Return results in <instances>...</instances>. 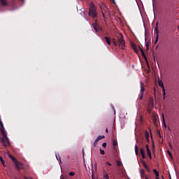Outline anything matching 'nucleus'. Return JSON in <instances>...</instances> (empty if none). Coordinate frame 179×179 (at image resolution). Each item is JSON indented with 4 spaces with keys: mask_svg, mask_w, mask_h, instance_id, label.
<instances>
[{
    "mask_svg": "<svg viewBox=\"0 0 179 179\" xmlns=\"http://www.w3.org/2000/svg\"><path fill=\"white\" fill-rule=\"evenodd\" d=\"M1 125V129L0 131L1 132V135H2V138H1V141L3 145L4 148H6V142L8 143V145H10V141H9V138H8V136L6 134V131H5V127H3V123H2V122H1L0 123Z\"/></svg>",
    "mask_w": 179,
    "mask_h": 179,
    "instance_id": "1",
    "label": "nucleus"
},
{
    "mask_svg": "<svg viewBox=\"0 0 179 179\" xmlns=\"http://www.w3.org/2000/svg\"><path fill=\"white\" fill-rule=\"evenodd\" d=\"M88 16L92 17V19H96V17H97V8L93 3H91L90 5Z\"/></svg>",
    "mask_w": 179,
    "mask_h": 179,
    "instance_id": "2",
    "label": "nucleus"
},
{
    "mask_svg": "<svg viewBox=\"0 0 179 179\" xmlns=\"http://www.w3.org/2000/svg\"><path fill=\"white\" fill-rule=\"evenodd\" d=\"M117 45L121 50H125V39L122 34L117 36Z\"/></svg>",
    "mask_w": 179,
    "mask_h": 179,
    "instance_id": "3",
    "label": "nucleus"
},
{
    "mask_svg": "<svg viewBox=\"0 0 179 179\" xmlns=\"http://www.w3.org/2000/svg\"><path fill=\"white\" fill-rule=\"evenodd\" d=\"M10 157L13 160V162L14 163H15V167H16L17 170H24V166L23 164L17 162V159H16V158H15L12 155H10Z\"/></svg>",
    "mask_w": 179,
    "mask_h": 179,
    "instance_id": "4",
    "label": "nucleus"
},
{
    "mask_svg": "<svg viewBox=\"0 0 179 179\" xmlns=\"http://www.w3.org/2000/svg\"><path fill=\"white\" fill-rule=\"evenodd\" d=\"M100 9L101 10V13L103 19H106V15L108 13V8H107V6H106L104 3H102L100 5Z\"/></svg>",
    "mask_w": 179,
    "mask_h": 179,
    "instance_id": "5",
    "label": "nucleus"
},
{
    "mask_svg": "<svg viewBox=\"0 0 179 179\" xmlns=\"http://www.w3.org/2000/svg\"><path fill=\"white\" fill-rule=\"evenodd\" d=\"M155 34L156 35V40L155 44H157V41H159V22L156 23V27L154 29Z\"/></svg>",
    "mask_w": 179,
    "mask_h": 179,
    "instance_id": "6",
    "label": "nucleus"
},
{
    "mask_svg": "<svg viewBox=\"0 0 179 179\" xmlns=\"http://www.w3.org/2000/svg\"><path fill=\"white\" fill-rule=\"evenodd\" d=\"M92 26H93L94 29L96 31V33H99V30H100V29H101L100 27V25L99 24H97V21H96V20H94V23L92 24Z\"/></svg>",
    "mask_w": 179,
    "mask_h": 179,
    "instance_id": "7",
    "label": "nucleus"
},
{
    "mask_svg": "<svg viewBox=\"0 0 179 179\" xmlns=\"http://www.w3.org/2000/svg\"><path fill=\"white\" fill-rule=\"evenodd\" d=\"M104 138H106L104 136H99L94 142V146L96 148L97 143H99V141H101V139H104Z\"/></svg>",
    "mask_w": 179,
    "mask_h": 179,
    "instance_id": "8",
    "label": "nucleus"
},
{
    "mask_svg": "<svg viewBox=\"0 0 179 179\" xmlns=\"http://www.w3.org/2000/svg\"><path fill=\"white\" fill-rule=\"evenodd\" d=\"M148 107H150V108H153V107H155L153 97L150 98L149 101H148Z\"/></svg>",
    "mask_w": 179,
    "mask_h": 179,
    "instance_id": "9",
    "label": "nucleus"
},
{
    "mask_svg": "<svg viewBox=\"0 0 179 179\" xmlns=\"http://www.w3.org/2000/svg\"><path fill=\"white\" fill-rule=\"evenodd\" d=\"M141 52V55L143 57V58H144V59L146 61V62H148V57H146V55L145 54V51H143V49H142V48H141V46H138Z\"/></svg>",
    "mask_w": 179,
    "mask_h": 179,
    "instance_id": "10",
    "label": "nucleus"
},
{
    "mask_svg": "<svg viewBox=\"0 0 179 179\" xmlns=\"http://www.w3.org/2000/svg\"><path fill=\"white\" fill-rule=\"evenodd\" d=\"M158 85L160 87H162V89H163L164 96H166V90H164V85L163 84V81L159 80Z\"/></svg>",
    "mask_w": 179,
    "mask_h": 179,
    "instance_id": "11",
    "label": "nucleus"
},
{
    "mask_svg": "<svg viewBox=\"0 0 179 179\" xmlns=\"http://www.w3.org/2000/svg\"><path fill=\"white\" fill-rule=\"evenodd\" d=\"M131 48L134 49L135 52H136V54H138V52H139V50H138V46H136V44H135L134 43H131Z\"/></svg>",
    "mask_w": 179,
    "mask_h": 179,
    "instance_id": "12",
    "label": "nucleus"
},
{
    "mask_svg": "<svg viewBox=\"0 0 179 179\" xmlns=\"http://www.w3.org/2000/svg\"><path fill=\"white\" fill-rule=\"evenodd\" d=\"M145 93V85H143V82H141V90L140 94H144Z\"/></svg>",
    "mask_w": 179,
    "mask_h": 179,
    "instance_id": "13",
    "label": "nucleus"
},
{
    "mask_svg": "<svg viewBox=\"0 0 179 179\" xmlns=\"http://www.w3.org/2000/svg\"><path fill=\"white\" fill-rule=\"evenodd\" d=\"M145 148L147 149V153H148L150 159H152V152H150V149L149 148V145H146Z\"/></svg>",
    "mask_w": 179,
    "mask_h": 179,
    "instance_id": "14",
    "label": "nucleus"
},
{
    "mask_svg": "<svg viewBox=\"0 0 179 179\" xmlns=\"http://www.w3.org/2000/svg\"><path fill=\"white\" fill-rule=\"evenodd\" d=\"M106 42L108 45H111V39L108 36H105L104 37Z\"/></svg>",
    "mask_w": 179,
    "mask_h": 179,
    "instance_id": "15",
    "label": "nucleus"
},
{
    "mask_svg": "<svg viewBox=\"0 0 179 179\" xmlns=\"http://www.w3.org/2000/svg\"><path fill=\"white\" fill-rule=\"evenodd\" d=\"M117 145H118V142H117V141H115V139L113 140V149L114 150H117Z\"/></svg>",
    "mask_w": 179,
    "mask_h": 179,
    "instance_id": "16",
    "label": "nucleus"
},
{
    "mask_svg": "<svg viewBox=\"0 0 179 179\" xmlns=\"http://www.w3.org/2000/svg\"><path fill=\"white\" fill-rule=\"evenodd\" d=\"M141 155L142 159H146V155H145V150H143V148H141Z\"/></svg>",
    "mask_w": 179,
    "mask_h": 179,
    "instance_id": "17",
    "label": "nucleus"
},
{
    "mask_svg": "<svg viewBox=\"0 0 179 179\" xmlns=\"http://www.w3.org/2000/svg\"><path fill=\"white\" fill-rule=\"evenodd\" d=\"M0 2L3 6H8V2L6 0H0Z\"/></svg>",
    "mask_w": 179,
    "mask_h": 179,
    "instance_id": "18",
    "label": "nucleus"
},
{
    "mask_svg": "<svg viewBox=\"0 0 179 179\" xmlns=\"http://www.w3.org/2000/svg\"><path fill=\"white\" fill-rule=\"evenodd\" d=\"M142 163L145 170H148V171H149V166H148V164H146V162L145 161H142Z\"/></svg>",
    "mask_w": 179,
    "mask_h": 179,
    "instance_id": "19",
    "label": "nucleus"
},
{
    "mask_svg": "<svg viewBox=\"0 0 179 179\" xmlns=\"http://www.w3.org/2000/svg\"><path fill=\"white\" fill-rule=\"evenodd\" d=\"M153 173L155 174L156 177L155 178H159V171H157V170L156 169H153Z\"/></svg>",
    "mask_w": 179,
    "mask_h": 179,
    "instance_id": "20",
    "label": "nucleus"
},
{
    "mask_svg": "<svg viewBox=\"0 0 179 179\" xmlns=\"http://www.w3.org/2000/svg\"><path fill=\"white\" fill-rule=\"evenodd\" d=\"M112 43H113V45H115V47H117L118 45V43H117V41H115V38L112 39Z\"/></svg>",
    "mask_w": 179,
    "mask_h": 179,
    "instance_id": "21",
    "label": "nucleus"
},
{
    "mask_svg": "<svg viewBox=\"0 0 179 179\" xmlns=\"http://www.w3.org/2000/svg\"><path fill=\"white\" fill-rule=\"evenodd\" d=\"M141 177L143 178L145 177V171L143 169H141Z\"/></svg>",
    "mask_w": 179,
    "mask_h": 179,
    "instance_id": "22",
    "label": "nucleus"
},
{
    "mask_svg": "<svg viewBox=\"0 0 179 179\" xmlns=\"http://www.w3.org/2000/svg\"><path fill=\"white\" fill-rule=\"evenodd\" d=\"M145 138H146L147 141L149 143V133L148 131H145Z\"/></svg>",
    "mask_w": 179,
    "mask_h": 179,
    "instance_id": "23",
    "label": "nucleus"
},
{
    "mask_svg": "<svg viewBox=\"0 0 179 179\" xmlns=\"http://www.w3.org/2000/svg\"><path fill=\"white\" fill-rule=\"evenodd\" d=\"M135 153H136V156H138V145H135Z\"/></svg>",
    "mask_w": 179,
    "mask_h": 179,
    "instance_id": "24",
    "label": "nucleus"
},
{
    "mask_svg": "<svg viewBox=\"0 0 179 179\" xmlns=\"http://www.w3.org/2000/svg\"><path fill=\"white\" fill-rule=\"evenodd\" d=\"M149 42L145 43L146 51H149Z\"/></svg>",
    "mask_w": 179,
    "mask_h": 179,
    "instance_id": "25",
    "label": "nucleus"
},
{
    "mask_svg": "<svg viewBox=\"0 0 179 179\" xmlns=\"http://www.w3.org/2000/svg\"><path fill=\"white\" fill-rule=\"evenodd\" d=\"M143 94L140 93V95L138 96V100H143Z\"/></svg>",
    "mask_w": 179,
    "mask_h": 179,
    "instance_id": "26",
    "label": "nucleus"
},
{
    "mask_svg": "<svg viewBox=\"0 0 179 179\" xmlns=\"http://www.w3.org/2000/svg\"><path fill=\"white\" fill-rule=\"evenodd\" d=\"M153 109V108H150L148 106V113H149L150 114V113H152V110Z\"/></svg>",
    "mask_w": 179,
    "mask_h": 179,
    "instance_id": "27",
    "label": "nucleus"
},
{
    "mask_svg": "<svg viewBox=\"0 0 179 179\" xmlns=\"http://www.w3.org/2000/svg\"><path fill=\"white\" fill-rule=\"evenodd\" d=\"M69 176H70L71 177H73V176H75V172L71 171L69 173Z\"/></svg>",
    "mask_w": 179,
    "mask_h": 179,
    "instance_id": "28",
    "label": "nucleus"
},
{
    "mask_svg": "<svg viewBox=\"0 0 179 179\" xmlns=\"http://www.w3.org/2000/svg\"><path fill=\"white\" fill-rule=\"evenodd\" d=\"M167 153L170 156L171 159H173V155L171 154V152L169 150L167 151Z\"/></svg>",
    "mask_w": 179,
    "mask_h": 179,
    "instance_id": "29",
    "label": "nucleus"
},
{
    "mask_svg": "<svg viewBox=\"0 0 179 179\" xmlns=\"http://www.w3.org/2000/svg\"><path fill=\"white\" fill-rule=\"evenodd\" d=\"M162 120L164 127H166V121L164 120V115H162Z\"/></svg>",
    "mask_w": 179,
    "mask_h": 179,
    "instance_id": "30",
    "label": "nucleus"
},
{
    "mask_svg": "<svg viewBox=\"0 0 179 179\" xmlns=\"http://www.w3.org/2000/svg\"><path fill=\"white\" fill-rule=\"evenodd\" d=\"M106 166H109L110 167H111L112 164H111L110 162H106Z\"/></svg>",
    "mask_w": 179,
    "mask_h": 179,
    "instance_id": "31",
    "label": "nucleus"
},
{
    "mask_svg": "<svg viewBox=\"0 0 179 179\" xmlns=\"http://www.w3.org/2000/svg\"><path fill=\"white\" fill-rule=\"evenodd\" d=\"M0 160L3 166V164H5V161H3V159H2V157H0Z\"/></svg>",
    "mask_w": 179,
    "mask_h": 179,
    "instance_id": "32",
    "label": "nucleus"
},
{
    "mask_svg": "<svg viewBox=\"0 0 179 179\" xmlns=\"http://www.w3.org/2000/svg\"><path fill=\"white\" fill-rule=\"evenodd\" d=\"M56 159H57V160H59V162L61 163V157H58L57 155H56Z\"/></svg>",
    "mask_w": 179,
    "mask_h": 179,
    "instance_id": "33",
    "label": "nucleus"
},
{
    "mask_svg": "<svg viewBox=\"0 0 179 179\" xmlns=\"http://www.w3.org/2000/svg\"><path fill=\"white\" fill-rule=\"evenodd\" d=\"M101 155H105L104 150L100 149Z\"/></svg>",
    "mask_w": 179,
    "mask_h": 179,
    "instance_id": "34",
    "label": "nucleus"
},
{
    "mask_svg": "<svg viewBox=\"0 0 179 179\" xmlns=\"http://www.w3.org/2000/svg\"><path fill=\"white\" fill-rule=\"evenodd\" d=\"M102 146H103V148H106V146H107V143H103L102 144Z\"/></svg>",
    "mask_w": 179,
    "mask_h": 179,
    "instance_id": "35",
    "label": "nucleus"
},
{
    "mask_svg": "<svg viewBox=\"0 0 179 179\" xmlns=\"http://www.w3.org/2000/svg\"><path fill=\"white\" fill-rule=\"evenodd\" d=\"M106 170H107V171H109V170H111V168L106 166Z\"/></svg>",
    "mask_w": 179,
    "mask_h": 179,
    "instance_id": "36",
    "label": "nucleus"
},
{
    "mask_svg": "<svg viewBox=\"0 0 179 179\" xmlns=\"http://www.w3.org/2000/svg\"><path fill=\"white\" fill-rule=\"evenodd\" d=\"M163 99H164V100L166 99V95H164V93H163Z\"/></svg>",
    "mask_w": 179,
    "mask_h": 179,
    "instance_id": "37",
    "label": "nucleus"
},
{
    "mask_svg": "<svg viewBox=\"0 0 179 179\" xmlns=\"http://www.w3.org/2000/svg\"><path fill=\"white\" fill-rule=\"evenodd\" d=\"M117 166H119V167L121 166V162H118Z\"/></svg>",
    "mask_w": 179,
    "mask_h": 179,
    "instance_id": "38",
    "label": "nucleus"
},
{
    "mask_svg": "<svg viewBox=\"0 0 179 179\" xmlns=\"http://www.w3.org/2000/svg\"><path fill=\"white\" fill-rule=\"evenodd\" d=\"M106 132L107 134H108V129H106Z\"/></svg>",
    "mask_w": 179,
    "mask_h": 179,
    "instance_id": "39",
    "label": "nucleus"
},
{
    "mask_svg": "<svg viewBox=\"0 0 179 179\" xmlns=\"http://www.w3.org/2000/svg\"><path fill=\"white\" fill-rule=\"evenodd\" d=\"M145 179H149L147 176H145Z\"/></svg>",
    "mask_w": 179,
    "mask_h": 179,
    "instance_id": "40",
    "label": "nucleus"
},
{
    "mask_svg": "<svg viewBox=\"0 0 179 179\" xmlns=\"http://www.w3.org/2000/svg\"><path fill=\"white\" fill-rule=\"evenodd\" d=\"M169 177H170L169 178L171 179V177L170 176V175H169Z\"/></svg>",
    "mask_w": 179,
    "mask_h": 179,
    "instance_id": "41",
    "label": "nucleus"
},
{
    "mask_svg": "<svg viewBox=\"0 0 179 179\" xmlns=\"http://www.w3.org/2000/svg\"><path fill=\"white\" fill-rule=\"evenodd\" d=\"M21 1H24V0H21Z\"/></svg>",
    "mask_w": 179,
    "mask_h": 179,
    "instance_id": "42",
    "label": "nucleus"
}]
</instances>
